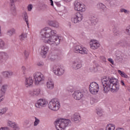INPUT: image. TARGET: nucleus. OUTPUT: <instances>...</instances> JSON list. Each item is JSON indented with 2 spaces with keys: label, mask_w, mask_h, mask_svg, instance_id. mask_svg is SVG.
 <instances>
[{
  "label": "nucleus",
  "mask_w": 130,
  "mask_h": 130,
  "mask_svg": "<svg viewBox=\"0 0 130 130\" xmlns=\"http://www.w3.org/2000/svg\"><path fill=\"white\" fill-rule=\"evenodd\" d=\"M48 47L45 45H42L41 47V55L43 58H45L46 55H47V52H48Z\"/></svg>",
  "instance_id": "f8f14e48"
},
{
  "label": "nucleus",
  "mask_w": 130,
  "mask_h": 130,
  "mask_svg": "<svg viewBox=\"0 0 130 130\" xmlns=\"http://www.w3.org/2000/svg\"><path fill=\"white\" fill-rule=\"evenodd\" d=\"M89 90L91 94L96 95L99 92V85L97 83L93 82L89 85Z\"/></svg>",
  "instance_id": "423d86ee"
},
{
  "label": "nucleus",
  "mask_w": 130,
  "mask_h": 130,
  "mask_svg": "<svg viewBox=\"0 0 130 130\" xmlns=\"http://www.w3.org/2000/svg\"><path fill=\"white\" fill-rule=\"evenodd\" d=\"M102 83L104 88V93H108L109 91L114 93L119 90L118 79L114 77L102 79Z\"/></svg>",
  "instance_id": "f03ea898"
},
{
  "label": "nucleus",
  "mask_w": 130,
  "mask_h": 130,
  "mask_svg": "<svg viewBox=\"0 0 130 130\" xmlns=\"http://www.w3.org/2000/svg\"><path fill=\"white\" fill-rule=\"evenodd\" d=\"M116 130H118L117 129H116Z\"/></svg>",
  "instance_id": "e2e57ef3"
},
{
  "label": "nucleus",
  "mask_w": 130,
  "mask_h": 130,
  "mask_svg": "<svg viewBox=\"0 0 130 130\" xmlns=\"http://www.w3.org/2000/svg\"><path fill=\"white\" fill-rule=\"evenodd\" d=\"M71 123L70 119L61 118H58L54 122V124L57 130H64L66 127L70 126Z\"/></svg>",
  "instance_id": "7ed1b4c3"
},
{
  "label": "nucleus",
  "mask_w": 130,
  "mask_h": 130,
  "mask_svg": "<svg viewBox=\"0 0 130 130\" xmlns=\"http://www.w3.org/2000/svg\"><path fill=\"white\" fill-rule=\"evenodd\" d=\"M48 104L47 101L44 99H40L38 100L37 103L35 104L36 107L37 108H42V107H45Z\"/></svg>",
  "instance_id": "9d476101"
},
{
  "label": "nucleus",
  "mask_w": 130,
  "mask_h": 130,
  "mask_svg": "<svg viewBox=\"0 0 130 130\" xmlns=\"http://www.w3.org/2000/svg\"><path fill=\"white\" fill-rule=\"evenodd\" d=\"M113 32L115 36H120V35H121V32L116 28H114Z\"/></svg>",
  "instance_id": "c756f323"
},
{
  "label": "nucleus",
  "mask_w": 130,
  "mask_h": 130,
  "mask_svg": "<svg viewBox=\"0 0 130 130\" xmlns=\"http://www.w3.org/2000/svg\"><path fill=\"white\" fill-rule=\"evenodd\" d=\"M8 89V85L4 84L2 85L1 87V97H4L5 96V94H6V91Z\"/></svg>",
  "instance_id": "5701e85b"
},
{
  "label": "nucleus",
  "mask_w": 130,
  "mask_h": 130,
  "mask_svg": "<svg viewBox=\"0 0 130 130\" xmlns=\"http://www.w3.org/2000/svg\"><path fill=\"white\" fill-rule=\"evenodd\" d=\"M125 33L127 34V35H130V28L128 27H127L125 30Z\"/></svg>",
  "instance_id": "79ce46f5"
},
{
  "label": "nucleus",
  "mask_w": 130,
  "mask_h": 130,
  "mask_svg": "<svg viewBox=\"0 0 130 130\" xmlns=\"http://www.w3.org/2000/svg\"><path fill=\"white\" fill-rule=\"evenodd\" d=\"M81 68H82V62H81V60L78 59L73 62L72 68L73 70H80Z\"/></svg>",
  "instance_id": "4468645a"
},
{
  "label": "nucleus",
  "mask_w": 130,
  "mask_h": 130,
  "mask_svg": "<svg viewBox=\"0 0 130 130\" xmlns=\"http://www.w3.org/2000/svg\"><path fill=\"white\" fill-rule=\"evenodd\" d=\"M74 51L76 53H80L81 54H87L88 53V50L85 48L82 47V46L80 45L75 46Z\"/></svg>",
  "instance_id": "1a4fd4ad"
},
{
  "label": "nucleus",
  "mask_w": 130,
  "mask_h": 130,
  "mask_svg": "<svg viewBox=\"0 0 130 130\" xmlns=\"http://www.w3.org/2000/svg\"><path fill=\"white\" fill-rule=\"evenodd\" d=\"M72 119H73L75 122H80V121H81V116H80V114L77 113H75L73 115Z\"/></svg>",
  "instance_id": "aec40b11"
},
{
  "label": "nucleus",
  "mask_w": 130,
  "mask_h": 130,
  "mask_svg": "<svg viewBox=\"0 0 130 130\" xmlns=\"http://www.w3.org/2000/svg\"><path fill=\"white\" fill-rule=\"evenodd\" d=\"M8 57V54L6 52H0V59H4Z\"/></svg>",
  "instance_id": "c85d7f7f"
},
{
  "label": "nucleus",
  "mask_w": 130,
  "mask_h": 130,
  "mask_svg": "<svg viewBox=\"0 0 130 130\" xmlns=\"http://www.w3.org/2000/svg\"><path fill=\"white\" fill-rule=\"evenodd\" d=\"M117 45H121V46H125L126 45V42L125 41L121 40L118 42Z\"/></svg>",
  "instance_id": "72a5a7b5"
},
{
  "label": "nucleus",
  "mask_w": 130,
  "mask_h": 130,
  "mask_svg": "<svg viewBox=\"0 0 130 130\" xmlns=\"http://www.w3.org/2000/svg\"><path fill=\"white\" fill-rule=\"evenodd\" d=\"M21 70H22L24 75H25V73L26 72V67H25L24 66H22Z\"/></svg>",
  "instance_id": "de8ad7c7"
},
{
  "label": "nucleus",
  "mask_w": 130,
  "mask_h": 130,
  "mask_svg": "<svg viewBox=\"0 0 130 130\" xmlns=\"http://www.w3.org/2000/svg\"><path fill=\"white\" fill-rule=\"evenodd\" d=\"M5 45H6V44L5 43V42L4 41V40L0 39V48L4 49V48H5Z\"/></svg>",
  "instance_id": "58836bf2"
},
{
  "label": "nucleus",
  "mask_w": 130,
  "mask_h": 130,
  "mask_svg": "<svg viewBox=\"0 0 130 130\" xmlns=\"http://www.w3.org/2000/svg\"><path fill=\"white\" fill-rule=\"evenodd\" d=\"M33 85V79L32 77H29L25 79L24 82V85L26 88H29V87H31Z\"/></svg>",
  "instance_id": "f3484780"
},
{
  "label": "nucleus",
  "mask_w": 130,
  "mask_h": 130,
  "mask_svg": "<svg viewBox=\"0 0 130 130\" xmlns=\"http://www.w3.org/2000/svg\"><path fill=\"white\" fill-rule=\"evenodd\" d=\"M57 33L56 30L46 27L41 30V38L45 43H48L50 45H58L60 43V40Z\"/></svg>",
  "instance_id": "f257e3e1"
},
{
  "label": "nucleus",
  "mask_w": 130,
  "mask_h": 130,
  "mask_svg": "<svg viewBox=\"0 0 130 130\" xmlns=\"http://www.w3.org/2000/svg\"><path fill=\"white\" fill-rule=\"evenodd\" d=\"M8 109L7 107L0 109V116L3 115V114H5V113H6V112H7V111H8Z\"/></svg>",
  "instance_id": "7c9ffc66"
},
{
  "label": "nucleus",
  "mask_w": 130,
  "mask_h": 130,
  "mask_svg": "<svg viewBox=\"0 0 130 130\" xmlns=\"http://www.w3.org/2000/svg\"><path fill=\"white\" fill-rule=\"evenodd\" d=\"M57 58V55L54 54L50 55L49 56L50 60H51L52 61H53V60H55V59H56Z\"/></svg>",
  "instance_id": "f704fd0d"
},
{
  "label": "nucleus",
  "mask_w": 130,
  "mask_h": 130,
  "mask_svg": "<svg viewBox=\"0 0 130 130\" xmlns=\"http://www.w3.org/2000/svg\"><path fill=\"white\" fill-rule=\"evenodd\" d=\"M51 3V6H53V1L52 0H50Z\"/></svg>",
  "instance_id": "5fc2aeb1"
},
{
  "label": "nucleus",
  "mask_w": 130,
  "mask_h": 130,
  "mask_svg": "<svg viewBox=\"0 0 130 130\" xmlns=\"http://www.w3.org/2000/svg\"><path fill=\"white\" fill-rule=\"evenodd\" d=\"M8 126H10L11 127H12L14 130H19L20 127H19V126L18 125V124L16 122H12L11 121H8Z\"/></svg>",
  "instance_id": "6ab92c4d"
},
{
  "label": "nucleus",
  "mask_w": 130,
  "mask_h": 130,
  "mask_svg": "<svg viewBox=\"0 0 130 130\" xmlns=\"http://www.w3.org/2000/svg\"><path fill=\"white\" fill-rule=\"evenodd\" d=\"M96 113L99 116H102L103 115V111L101 109H98L96 110Z\"/></svg>",
  "instance_id": "e433bc0d"
},
{
  "label": "nucleus",
  "mask_w": 130,
  "mask_h": 130,
  "mask_svg": "<svg viewBox=\"0 0 130 130\" xmlns=\"http://www.w3.org/2000/svg\"><path fill=\"white\" fill-rule=\"evenodd\" d=\"M2 95L0 96V102H2V101H3V100L2 99Z\"/></svg>",
  "instance_id": "4d7b16f0"
},
{
  "label": "nucleus",
  "mask_w": 130,
  "mask_h": 130,
  "mask_svg": "<svg viewBox=\"0 0 130 130\" xmlns=\"http://www.w3.org/2000/svg\"><path fill=\"white\" fill-rule=\"evenodd\" d=\"M72 0H64V2H66V3H70Z\"/></svg>",
  "instance_id": "6e6d98bb"
},
{
  "label": "nucleus",
  "mask_w": 130,
  "mask_h": 130,
  "mask_svg": "<svg viewBox=\"0 0 130 130\" xmlns=\"http://www.w3.org/2000/svg\"><path fill=\"white\" fill-rule=\"evenodd\" d=\"M115 125L114 124H109L106 126V130H115Z\"/></svg>",
  "instance_id": "bb28decb"
},
{
  "label": "nucleus",
  "mask_w": 130,
  "mask_h": 130,
  "mask_svg": "<svg viewBox=\"0 0 130 130\" xmlns=\"http://www.w3.org/2000/svg\"><path fill=\"white\" fill-rule=\"evenodd\" d=\"M118 58H120V56H117Z\"/></svg>",
  "instance_id": "052dcab7"
},
{
  "label": "nucleus",
  "mask_w": 130,
  "mask_h": 130,
  "mask_svg": "<svg viewBox=\"0 0 130 130\" xmlns=\"http://www.w3.org/2000/svg\"><path fill=\"white\" fill-rule=\"evenodd\" d=\"M120 12L121 13H125V14H127V13H128V11H127V10H126L125 9H121L120 10Z\"/></svg>",
  "instance_id": "c03bdc74"
},
{
  "label": "nucleus",
  "mask_w": 130,
  "mask_h": 130,
  "mask_svg": "<svg viewBox=\"0 0 130 130\" xmlns=\"http://www.w3.org/2000/svg\"><path fill=\"white\" fill-rule=\"evenodd\" d=\"M118 73L121 76H122L123 78H127L128 76L126 75V74L124 73V72L120 71V70H118Z\"/></svg>",
  "instance_id": "2f4dec72"
},
{
  "label": "nucleus",
  "mask_w": 130,
  "mask_h": 130,
  "mask_svg": "<svg viewBox=\"0 0 130 130\" xmlns=\"http://www.w3.org/2000/svg\"><path fill=\"white\" fill-rule=\"evenodd\" d=\"M98 7L99 8H100V9H102L103 10V9H105V8H106V7L105 6V5H104V4H102V3H100L98 5Z\"/></svg>",
  "instance_id": "ea45409f"
},
{
  "label": "nucleus",
  "mask_w": 130,
  "mask_h": 130,
  "mask_svg": "<svg viewBox=\"0 0 130 130\" xmlns=\"http://www.w3.org/2000/svg\"><path fill=\"white\" fill-rule=\"evenodd\" d=\"M13 73L12 71H4L2 73V76L4 77V78H6L8 79V78H9V77H11L13 75Z\"/></svg>",
  "instance_id": "4be33fe9"
},
{
  "label": "nucleus",
  "mask_w": 130,
  "mask_h": 130,
  "mask_svg": "<svg viewBox=\"0 0 130 130\" xmlns=\"http://www.w3.org/2000/svg\"><path fill=\"white\" fill-rule=\"evenodd\" d=\"M83 92L78 90L75 91L73 94V97L75 99V100H81L83 98Z\"/></svg>",
  "instance_id": "2eb2a0df"
},
{
  "label": "nucleus",
  "mask_w": 130,
  "mask_h": 130,
  "mask_svg": "<svg viewBox=\"0 0 130 130\" xmlns=\"http://www.w3.org/2000/svg\"><path fill=\"white\" fill-rule=\"evenodd\" d=\"M49 26L53 27L54 28H58L59 27V23L56 21H50L48 22Z\"/></svg>",
  "instance_id": "412c9836"
},
{
  "label": "nucleus",
  "mask_w": 130,
  "mask_h": 130,
  "mask_svg": "<svg viewBox=\"0 0 130 130\" xmlns=\"http://www.w3.org/2000/svg\"><path fill=\"white\" fill-rule=\"evenodd\" d=\"M117 130H124L123 129L121 128H117Z\"/></svg>",
  "instance_id": "bf43d9fd"
},
{
  "label": "nucleus",
  "mask_w": 130,
  "mask_h": 130,
  "mask_svg": "<svg viewBox=\"0 0 130 130\" xmlns=\"http://www.w3.org/2000/svg\"><path fill=\"white\" fill-rule=\"evenodd\" d=\"M15 33H16V30L15 28H11L7 30V35L11 37V36H13Z\"/></svg>",
  "instance_id": "a878e982"
},
{
  "label": "nucleus",
  "mask_w": 130,
  "mask_h": 130,
  "mask_svg": "<svg viewBox=\"0 0 130 130\" xmlns=\"http://www.w3.org/2000/svg\"><path fill=\"white\" fill-rule=\"evenodd\" d=\"M48 107L51 110L57 111L60 108V103L57 99H53L48 104Z\"/></svg>",
  "instance_id": "20e7f679"
},
{
  "label": "nucleus",
  "mask_w": 130,
  "mask_h": 130,
  "mask_svg": "<svg viewBox=\"0 0 130 130\" xmlns=\"http://www.w3.org/2000/svg\"><path fill=\"white\" fill-rule=\"evenodd\" d=\"M32 9H33V6L31 4H30L27 6V10L29 12H30V11H32Z\"/></svg>",
  "instance_id": "a18cd8bd"
},
{
  "label": "nucleus",
  "mask_w": 130,
  "mask_h": 130,
  "mask_svg": "<svg viewBox=\"0 0 130 130\" xmlns=\"http://www.w3.org/2000/svg\"><path fill=\"white\" fill-rule=\"evenodd\" d=\"M74 7L75 11H78V12H85L84 6L81 2L75 1L74 3Z\"/></svg>",
  "instance_id": "9b49d317"
},
{
  "label": "nucleus",
  "mask_w": 130,
  "mask_h": 130,
  "mask_svg": "<svg viewBox=\"0 0 130 130\" xmlns=\"http://www.w3.org/2000/svg\"><path fill=\"white\" fill-rule=\"evenodd\" d=\"M101 59H102V60H103L104 62L106 61V58L103 56H101Z\"/></svg>",
  "instance_id": "09e8293b"
},
{
  "label": "nucleus",
  "mask_w": 130,
  "mask_h": 130,
  "mask_svg": "<svg viewBox=\"0 0 130 130\" xmlns=\"http://www.w3.org/2000/svg\"><path fill=\"white\" fill-rule=\"evenodd\" d=\"M108 60L109 62L112 63V64H114V61L113 60V59L110 58L108 59Z\"/></svg>",
  "instance_id": "49530a36"
},
{
  "label": "nucleus",
  "mask_w": 130,
  "mask_h": 130,
  "mask_svg": "<svg viewBox=\"0 0 130 130\" xmlns=\"http://www.w3.org/2000/svg\"><path fill=\"white\" fill-rule=\"evenodd\" d=\"M68 91H69V92H73L74 91V89L73 88H71V89H70V88H68Z\"/></svg>",
  "instance_id": "3c124183"
},
{
  "label": "nucleus",
  "mask_w": 130,
  "mask_h": 130,
  "mask_svg": "<svg viewBox=\"0 0 130 130\" xmlns=\"http://www.w3.org/2000/svg\"><path fill=\"white\" fill-rule=\"evenodd\" d=\"M90 20L91 21V23H92L93 24H94L95 25V24H96L97 23V18L94 17V16H91L90 18Z\"/></svg>",
  "instance_id": "c9c22d12"
},
{
  "label": "nucleus",
  "mask_w": 130,
  "mask_h": 130,
  "mask_svg": "<svg viewBox=\"0 0 130 130\" xmlns=\"http://www.w3.org/2000/svg\"><path fill=\"white\" fill-rule=\"evenodd\" d=\"M40 93H41V89L40 88H36L28 91L29 96L31 97H37V96L40 95Z\"/></svg>",
  "instance_id": "ddd939ff"
},
{
  "label": "nucleus",
  "mask_w": 130,
  "mask_h": 130,
  "mask_svg": "<svg viewBox=\"0 0 130 130\" xmlns=\"http://www.w3.org/2000/svg\"><path fill=\"white\" fill-rule=\"evenodd\" d=\"M83 15L80 13H76L72 16L71 21L74 24L80 23L83 19Z\"/></svg>",
  "instance_id": "0eeeda50"
},
{
  "label": "nucleus",
  "mask_w": 130,
  "mask_h": 130,
  "mask_svg": "<svg viewBox=\"0 0 130 130\" xmlns=\"http://www.w3.org/2000/svg\"><path fill=\"white\" fill-rule=\"evenodd\" d=\"M37 65L38 67H43L44 66V63L42 61H38L37 62Z\"/></svg>",
  "instance_id": "a19ab883"
},
{
  "label": "nucleus",
  "mask_w": 130,
  "mask_h": 130,
  "mask_svg": "<svg viewBox=\"0 0 130 130\" xmlns=\"http://www.w3.org/2000/svg\"><path fill=\"white\" fill-rule=\"evenodd\" d=\"M24 125V126H26V127H30L31 126V124H30V120H25Z\"/></svg>",
  "instance_id": "473e14b6"
},
{
  "label": "nucleus",
  "mask_w": 130,
  "mask_h": 130,
  "mask_svg": "<svg viewBox=\"0 0 130 130\" xmlns=\"http://www.w3.org/2000/svg\"><path fill=\"white\" fill-rule=\"evenodd\" d=\"M47 87L49 90H52L54 88V83L52 80H49L47 82Z\"/></svg>",
  "instance_id": "b1692460"
},
{
  "label": "nucleus",
  "mask_w": 130,
  "mask_h": 130,
  "mask_svg": "<svg viewBox=\"0 0 130 130\" xmlns=\"http://www.w3.org/2000/svg\"><path fill=\"white\" fill-rule=\"evenodd\" d=\"M54 74L58 77L64 74V68L62 66L55 65L53 67Z\"/></svg>",
  "instance_id": "39448f33"
},
{
  "label": "nucleus",
  "mask_w": 130,
  "mask_h": 130,
  "mask_svg": "<svg viewBox=\"0 0 130 130\" xmlns=\"http://www.w3.org/2000/svg\"><path fill=\"white\" fill-rule=\"evenodd\" d=\"M121 84L122 85V86H125V84H124V82L123 81V80L121 81Z\"/></svg>",
  "instance_id": "603ef678"
},
{
  "label": "nucleus",
  "mask_w": 130,
  "mask_h": 130,
  "mask_svg": "<svg viewBox=\"0 0 130 130\" xmlns=\"http://www.w3.org/2000/svg\"><path fill=\"white\" fill-rule=\"evenodd\" d=\"M90 48L91 49H97L98 47H100V44L95 40H91L89 42Z\"/></svg>",
  "instance_id": "dca6fc26"
},
{
  "label": "nucleus",
  "mask_w": 130,
  "mask_h": 130,
  "mask_svg": "<svg viewBox=\"0 0 130 130\" xmlns=\"http://www.w3.org/2000/svg\"><path fill=\"white\" fill-rule=\"evenodd\" d=\"M26 38H27V33L23 32L19 36V39L21 41H24V40H26Z\"/></svg>",
  "instance_id": "cd10ccee"
},
{
  "label": "nucleus",
  "mask_w": 130,
  "mask_h": 130,
  "mask_svg": "<svg viewBox=\"0 0 130 130\" xmlns=\"http://www.w3.org/2000/svg\"><path fill=\"white\" fill-rule=\"evenodd\" d=\"M18 0H10L11 3V6H10V11L12 12V14L13 16H16V7L15 6V4L14 3H16Z\"/></svg>",
  "instance_id": "a211bd4d"
},
{
  "label": "nucleus",
  "mask_w": 130,
  "mask_h": 130,
  "mask_svg": "<svg viewBox=\"0 0 130 130\" xmlns=\"http://www.w3.org/2000/svg\"><path fill=\"white\" fill-rule=\"evenodd\" d=\"M24 55L26 58H28V56H29V52L26 50L24 51Z\"/></svg>",
  "instance_id": "37998d69"
},
{
  "label": "nucleus",
  "mask_w": 130,
  "mask_h": 130,
  "mask_svg": "<svg viewBox=\"0 0 130 130\" xmlns=\"http://www.w3.org/2000/svg\"><path fill=\"white\" fill-rule=\"evenodd\" d=\"M2 36V26L0 25V37Z\"/></svg>",
  "instance_id": "864d4df0"
},
{
  "label": "nucleus",
  "mask_w": 130,
  "mask_h": 130,
  "mask_svg": "<svg viewBox=\"0 0 130 130\" xmlns=\"http://www.w3.org/2000/svg\"><path fill=\"white\" fill-rule=\"evenodd\" d=\"M129 101H130V98H129Z\"/></svg>",
  "instance_id": "680f3d73"
},
{
  "label": "nucleus",
  "mask_w": 130,
  "mask_h": 130,
  "mask_svg": "<svg viewBox=\"0 0 130 130\" xmlns=\"http://www.w3.org/2000/svg\"><path fill=\"white\" fill-rule=\"evenodd\" d=\"M35 121L34 123V126H37V125L40 123V119L37 118L36 117H35Z\"/></svg>",
  "instance_id": "4c0bfd02"
},
{
  "label": "nucleus",
  "mask_w": 130,
  "mask_h": 130,
  "mask_svg": "<svg viewBox=\"0 0 130 130\" xmlns=\"http://www.w3.org/2000/svg\"><path fill=\"white\" fill-rule=\"evenodd\" d=\"M8 128L7 127H2L0 128V130H8Z\"/></svg>",
  "instance_id": "8fccbe9b"
},
{
  "label": "nucleus",
  "mask_w": 130,
  "mask_h": 130,
  "mask_svg": "<svg viewBox=\"0 0 130 130\" xmlns=\"http://www.w3.org/2000/svg\"><path fill=\"white\" fill-rule=\"evenodd\" d=\"M95 68H93L92 69H90V71L91 72H94V71L93 70H94Z\"/></svg>",
  "instance_id": "13d9d810"
},
{
  "label": "nucleus",
  "mask_w": 130,
  "mask_h": 130,
  "mask_svg": "<svg viewBox=\"0 0 130 130\" xmlns=\"http://www.w3.org/2000/svg\"><path fill=\"white\" fill-rule=\"evenodd\" d=\"M34 79L36 82V85H38L40 82L44 81V76L41 72H37L34 74Z\"/></svg>",
  "instance_id": "6e6552de"
},
{
  "label": "nucleus",
  "mask_w": 130,
  "mask_h": 130,
  "mask_svg": "<svg viewBox=\"0 0 130 130\" xmlns=\"http://www.w3.org/2000/svg\"><path fill=\"white\" fill-rule=\"evenodd\" d=\"M22 17L23 18V20L26 22V24H27V26L28 28H29V22H28V14H27V13L24 12L22 14Z\"/></svg>",
  "instance_id": "393cba45"
}]
</instances>
